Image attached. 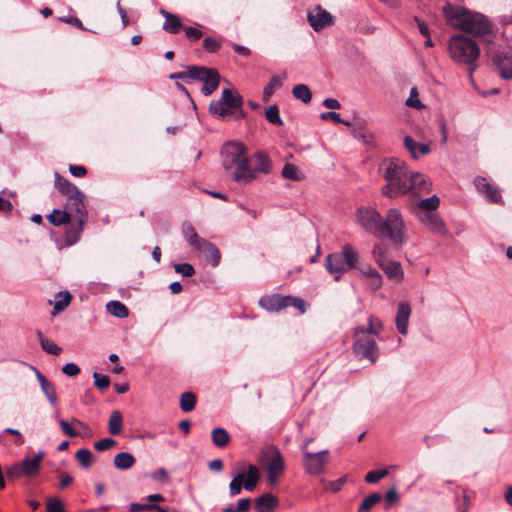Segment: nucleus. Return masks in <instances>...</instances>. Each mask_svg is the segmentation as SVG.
Wrapping results in <instances>:
<instances>
[{"label":"nucleus","mask_w":512,"mask_h":512,"mask_svg":"<svg viewBox=\"0 0 512 512\" xmlns=\"http://www.w3.org/2000/svg\"><path fill=\"white\" fill-rule=\"evenodd\" d=\"M380 169L382 170V167ZM383 170L387 184L383 186L382 194L389 198L407 193L422 196L431 191L430 179L419 172L409 171L405 162H388Z\"/></svg>","instance_id":"nucleus-1"},{"label":"nucleus","mask_w":512,"mask_h":512,"mask_svg":"<svg viewBox=\"0 0 512 512\" xmlns=\"http://www.w3.org/2000/svg\"><path fill=\"white\" fill-rule=\"evenodd\" d=\"M443 12L446 19L456 28L474 36L488 35L489 39L486 40L491 41V24L484 15L449 3L443 7Z\"/></svg>","instance_id":"nucleus-2"},{"label":"nucleus","mask_w":512,"mask_h":512,"mask_svg":"<svg viewBox=\"0 0 512 512\" xmlns=\"http://www.w3.org/2000/svg\"><path fill=\"white\" fill-rule=\"evenodd\" d=\"M448 52L455 63L467 66L470 77H472L480 56L478 44L464 35H453L448 40Z\"/></svg>","instance_id":"nucleus-3"},{"label":"nucleus","mask_w":512,"mask_h":512,"mask_svg":"<svg viewBox=\"0 0 512 512\" xmlns=\"http://www.w3.org/2000/svg\"><path fill=\"white\" fill-rule=\"evenodd\" d=\"M242 105L243 97L237 91L224 89L221 98L210 103L209 111L211 114L220 117L241 119L246 116L242 110Z\"/></svg>","instance_id":"nucleus-4"},{"label":"nucleus","mask_w":512,"mask_h":512,"mask_svg":"<svg viewBox=\"0 0 512 512\" xmlns=\"http://www.w3.org/2000/svg\"><path fill=\"white\" fill-rule=\"evenodd\" d=\"M182 233L186 241L194 249L206 255V259L212 264V266L215 267L219 264L221 256L217 247L206 239L199 237L190 223H184L182 225Z\"/></svg>","instance_id":"nucleus-5"},{"label":"nucleus","mask_w":512,"mask_h":512,"mask_svg":"<svg viewBox=\"0 0 512 512\" xmlns=\"http://www.w3.org/2000/svg\"><path fill=\"white\" fill-rule=\"evenodd\" d=\"M379 234L389 237L396 245L405 241V224L397 209L388 210L385 219H382Z\"/></svg>","instance_id":"nucleus-6"},{"label":"nucleus","mask_w":512,"mask_h":512,"mask_svg":"<svg viewBox=\"0 0 512 512\" xmlns=\"http://www.w3.org/2000/svg\"><path fill=\"white\" fill-rule=\"evenodd\" d=\"M270 162H226V171H231L236 181L248 182L256 177L258 172L268 173Z\"/></svg>","instance_id":"nucleus-7"},{"label":"nucleus","mask_w":512,"mask_h":512,"mask_svg":"<svg viewBox=\"0 0 512 512\" xmlns=\"http://www.w3.org/2000/svg\"><path fill=\"white\" fill-rule=\"evenodd\" d=\"M314 440L313 437L304 440L301 450L303 454V466L306 472L310 475L317 476L324 471L328 463V449L312 452L309 449V444Z\"/></svg>","instance_id":"nucleus-8"},{"label":"nucleus","mask_w":512,"mask_h":512,"mask_svg":"<svg viewBox=\"0 0 512 512\" xmlns=\"http://www.w3.org/2000/svg\"><path fill=\"white\" fill-rule=\"evenodd\" d=\"M353 351L360 359H368L371 363H375L379 351L372 335L364 328H356L354 332Z\"/></svg>","instance_id":"nucleus-9"},{"label":"nucleus","mask_w":512,"mask_h":512,"mask_svg":"<svg viewBox=\"0 0 512 512\" xmlns=\"http://www.w3.org/2000/svg\"><path fill=\"white\" fill-rule=\"evenodd\" d=\"M65 210L70 213V216L77 222L75 233L70 240V244L77 241L80 233L83 230L84 223L87 221L86 211V197L82 192H78L73 196L66 199Z\"/></svg>","instance_id":"nucleus-10"},{"label":"nucleus","mask_w":512,"mask_h":512,"mask_svg":"<svg viewBox=\"0 0 512 512\" xmlns=\"http://www.w3.org/2000/svg\"><path fill=\"white\" fill-rule=\"evenodd\" d=\"M259 470L255 465L247 466V473L244 469L236 473L230 482L229 490L232 496H236L241 492L242 487L248 491H253L259 481Z\"/></svg>","instance_id":"nucleus-11"},{"label":"nucleus","mask_w":512,"mask_h":512,"mask_svg":"<svg viewBox=\"0 0 512 512\" xmlns=\"http://www.w3.org/2000/svg\"><path fill=\"white\" fill-rule=\"evenodd\" d=\"M357 223L367 232L378 235L380 232L382 216L372 207H361L357 209L356 214Z\"/></svg>","instance_id":"nucleus-12"},{"label":"nucleus","mask_w":512,"mask_h":512,"mask_svg":"<svg viewBox=\"0 0 512 512\" xmlns=\"http://www.w3.org/2000/svg\"><path fill=\"white\" fill-rule=\"evenodd\" d=\"M264 454L268 458L266 470L268 474V480L274 484L278 477L282 474L285 468L284 458L275 446H269L265 449Z\"/></svg>","instance_id":"nucleus-13"},{"label":"nucleus","mask_w":512,"mask_h":512,"mask_svg":"<svg viewBox=\"0 0 512 512\" xmlns=\"http://www.w3.org/2000/svg\"><path fill=\"white\" fill-rule=\"evenodd\" d=\"M193 80H199L203 82L202 92L204 95H211L219 86L220 75L215 69L207 68L204 66H198L193 69Z\"/></svg>","instance_id":"nucleus-14"},{"label":"nucleus","mask_w":512,"mask_h":512,"mask_svg":"<svg viewBox=\"0 0 512 512\" xmlns=\"http://www.w3.org/2000/svg\"><path fill=\"white\" fill-rule=\"evenodd\" d=\"M307 20L316 32L334 24V16L320 5H316L313 9L308 11Z\"/></svg>","instance_id":"nucleus-15"},{"label":"nucleus","mask_w":512,"mask_h":512,"mask_svg":"<svg viewBox=\"0 0 512 512\" xmlns=\"http://www.w3.org/2000/svg\"><path fill=\"white\" fill-rule=\"evenodd\" d=\"M417 219L430 232L446 235L447 229L438 212H416Z\"/></svg>","instance_id":"nucleus-16"},{"label":"nucleus","mask_w":512,"mask_h":512,"mask_svg":"<svg viewBox=\"0 0 512 512\" xmlns=\"http://www.w3.org/2000/svg\"><path fill=\"white\" fill-rule=\"evenodd\" d=\"M324 265L335 281H339L342 275L349 270L344 262L343 256L338 252L328 254L325 258Z\"/></svg>","instance_id":"nucleus-17"},{"label":"nucleus","mask_w":512,"mask_h":512,"mask_svg":"<svg viewBox=\"0 0 512 512\" xmlns=\"http://www.w3.org/2000/svg\"><path fill=\"white\" fill-rule=\"evenodd\" d=\"M474 184L479 193H481L489 202L495 204H502V196L499 189L489 183L484 177H476Z\"/></svg>","instance_id":"nucleus-18"},{"label":"nucleus","mask_w":512,"mask_h":512,"mask_svg":"<svg viewBox=\"0 0 512 512\" xmlns=\"http://www.w3.org/2000/svg\"><path fill=\"white\" fill-rule=\"evenodd\" d=\"M361 278L371 291L379 290L383 285V277L378 270L370 264H364L358 268Z\"/></svg>","instance_id":"nucleus-19"},{"label":"nucleus","mask_w":512,"mask_h":512,"mask_svg":"<svg viewBox=\"0 0 512 512\" xmlns=\"http://www.w3.org/2000/svg\"><path fill=\"white\" fill-rule=\"evenodd\" d=\"M220 154L225 160H247L245 158L246 148L243 143L238 141L226 142L222 146Z\"/></svg>","instance_id":"nucleus-20"},{"label":"nucleus","mask_w":512,"mask_h":512,"mask_svg":"<svg viewBox=\"0 0 512 512\" xmlns=\"http://www.w3.org/2000/svg\"><path fill=\"white\" fill-rule=\"evenodd\" d=\"M259 305L270 312H278L287 308V296L279 294L266 295L260 298Z\"/></svg>","instance_id":"nucleus-21"},{"label":"nucleus","mask_w":512,"mask_h":512,"mask_svg":"<svg viewBox=\"0 0 512 512\" xmlns=\"http://www.w3.org/2000/svg\"><path fill=\"white\" fill-rule=\"evenodd\" d=\"M45 454L43 451H38V453L34 457L26 456L22 459L21 465L23 467L24 476L28 478L35 477L41 467V462L44 458Z\"/></svg>","instance_id":"nucleus-22"},{"label":"nucleus","mask_w":512,"mask_h":512,"mask_svg":"<svg viewBox=\"0 0 512 512\" xmlns=\"http://www.w3.org/2000/svg\"><path fill=\"white\" fill-rule=\"evenodd\" d=\"M492 62L503 79H512V54H495L492 57Z\"/></svg>","instance_id":"nucleus-23"},{"label":"nucleus","mask_w":512,"mask_h":512,"mask_svg":"<svg viewBox=\"0 0 512 512\" xmlns=\"http://www.w3.org/2000/svg\"><path fill=\"white\" fill-rule=\"evenodd\" d=\"M379 268L382 269L386 277L391 281L399 283L404 278V271L402 265L398 261L389 260L383 263L382 266H379Z\"/></svg>","instance_id":"nucleus-24"},{"label":"nucleus","mask_w":512,"mask_h":512,"mask_svg":"<svg viewBox=\"0 0 512 512\" xmlns=\"http://www.w3.org/2000/svg\"><path fill=\"white\" fill-rule=\"evenodd\" d=\"M411 314V308L407 302L398 304L397 315L395 319L397 330L405 335L407 333L408 322Z\"/></svg>","instance_id":"nucleus-25"},{"label":"nucleus","mask_w":512,"mask_h":512,"mask_svg":"<svg viewBox=\"0 0 512 512\" xmlns=\"http://www.w3.org/2000/svg\"><path fill=\"white\" fill-rule=\"evenodd\" d=\"M33 369L43 394L46 396L51 405H55L57 403V394L55 387L46 379V377L39 370H37L36 368Z\"/></svg>","instance_id":"nucleus-26"},{"label":"nucleus","mask_w":512,"mask_h":512,"mask_svg":"<svg viewBox=\"0 0 512 512\" xmlns=\"http://www.w3.org/2000/svg\"><path fill=\"white\" fill-rule=\"evenodd\" d=\"M160 13L165 18L162 28L166 32L177 34L183 28L181 19L177 15L163 9L160 10Z\"/></svg>","instance_id":"nucleus-27"},{"label":"nucleus","mask_w":512,"mask_h":512,"mask_svg":"<svg viewBox=\"0 0 512 512\" xmlns=\"http://www.w3.org/2000/svg\"><path fill=\"white\" fill-rule=\"evenodd\" d=\"M257 512H272L279 505L278 499L271 493H266L256 499Z\"/></svg>","instance_id":"nucleus-28"},{"label":"nucleus","mask_w":512,"mask_h":512,"mask_svg":"<svg viewBox=\"0 0 512 512\" xmlns=\"http://www.w3.org/2000/svg\"><path fill=\"white\" fill-rule=\"evenodd\" d=\"M405 148L411 153L413 158H417L419 156H426L430 147L427 144H418L411 136H406L404 138Z\"/></svg>","instance_id":"nucleus-29"},{"label":"nucleus","mask_w":512,"mask_h":512,"mask_svg":"<svg viewBox=\"0 0 512 512\" xmlns=\"http://www.w3.org/2000/svg\"><path fill=\"white\" fill-rule=\"evenodd\" d=\"M55 187L66 197V199L80 192L76 186L72 185L67 179L61 177L58 173L55 174Z\"/></svg>","instance_id":"nucleus-30"},{"label":"nucleus","mask_w":512,"mask_h":512,"mask_svg":"<svg viewBox=\"0 0 512 512\" xmlns=\"http://www.w3.org/2000/svg\"><path fill=\"white\" fill-rule=\"evenodd\" d=\"M341 256H343L344 262L349 269L359 268L357 266V262L359 260V254L357 250L349 244H346L342 247L341 252H338Z\"/></svg>","instance_id":"nucleus-31"},{"label":"nucleus","mask_w":512,"mask_h":512,"mask_svg":"<svg viewBox=\"0 0 512 512\" xmlns=\"http://www.w3.org/2000/svg\"><path fill=\"white\" fill-rule=\"evenodd\" d=\"M135 462V457L129 452H120L114 457V466L119 470L130 469Z\"/></svg>","instance_id":"nucleus-32"},{"label":"nucleus","mask_w":512,"mask_h":512,"mask_svg":"<svg viewBox=\"0 0 512 512\" xmlns=\"http://www.w3.org/2000/svg\"><path fill=\"white\" fill-rule=\"evenodd\" d=\"M123 429V417L120 411L115 410L110 414L108 430L112 435H119Z\"/></svg>","instance_id":"nucleus-33"},{"label":"nucleus","mask_w":512,"mask_h":512,"mask_svg":"<svg viewBox=\"0 0 512 512\" xmlns=\"http://www.w3.org/2000/svg\"><path fill=\"white\" fill-rule=\"evenodd\" d=\"M440 205V199L436 195L422 199L418 202L416 212H436Z\"/></svg>","instance_id":"nucleus-34"},{"label":"nucleus","mask_w":512,"mask_h":512,"mask_svg":"<svg viewBox=\"0 0 512 512\" xmlns=\"http://www.w3.org/2000/svg\"><path fill=\"white\" fill-rule=\"evenodd\" d=\"M71 294L67 291L59 292L55 295L52 315L62 312L71 302Z\"/></svg>","instance_id":"nucleus-35"},{"label":"nucleus","mask_w":512,"mask_h":512,"mask_svg":"<svg viewBox=\"0 0 512 512\" xmlns=\"http://www.w3.org/2000/svg\"><path fill=\"white\" fill-rule=\"evenodd\" d=\"M285 76L281 77L279 75H273L268 84L263 89V99L264 101H268L269 98L273 95L277 88H280L283 84Z\"/></svg>","instance_id":"nucleus-36"},{"label":"nucleus","mask_w":512,"mask_h":512,"mask_svg":"<svg viewBox=\"0 0 512 512\" xmlns=\"http://www.w3.org/2000/svg\"><path fill=\"white\" fill-rule=\"evenodd\" d=\"M73 219L66 210L54 209L48 216V221L55 226L69 223Z\"/></svg>","instance_id":"nucleus-37"},{"label":"nucleus","mask_w":512,"mask_h":512,"mask_svg":"<svg viewBox=\"0 0 512 512\" xmlns=\"http://www.w3.org/2000/svg\"><path fill=\"white\" fill-rule=\"evenodd\" d=\"M371 253L378 266H382L383 263L390 260L387 256L388 246L384 243L375 244Z\"/></svg>","instance_id":"nucleus-38"},{"label":"nucleus","mask_w":512,"mask_h":512,"mask_svg":"<svg viewBox=\"0 0 512 512\" xmlns=\"http://www.w3.org/2000/svg\"><path fill=\"white\" fill-rule=\"evenodd\" d=\"M282 175L284 178L299 181L305 177L303 171H301L295 164L291 162H287L282 170Z\"/></svg>","instance_id":"nucleus-39"},{"label":"nucleus","mask_w":512,"mask_h":512,"mask_svg":"<svg viewBox=\"0 0 512 512\" xmlns=\"http://www.w3.org/2000/svg\"><path fill=\"white\" fill-rule=\"evenodd\" d=\"M211 437L214 445L219 448L225 447L230 442V436L224 428H214Z\"/></svg>","instance_id":"nucleus-40"},{"label":"nucleus","mask_w":512,"mask_h":512,"mask_svg":"<svg viewBox=\"0 0 512 512\" xmlns=\"http://www.w3.org/2000/svg\"><path fill=\"white\" fill-rule=\"evenodd\" d=\"M106 308L111 315L118 318H126L129 315L128 308L120 301H110L107 303Z\"/></svg>","instance_id":"nucleus-41"},{"label":"nucleus","mask_w":512,"mask_h":512,"mask_svg":"<svg viewBox=\"0 0 512 512\" xmlns=\"http://www.w3.org/2000/svg\"><path fill=\"white\" fill-rule=\"evenodd\" d=\"M292 94L296 99L301 100L305 104L309 103L312 99V93L309 87L305 84H298L294 86Z\"/></svg>","instance_id":"nucleus-42"},{"label":"nucleus","mask_w":512,"mask_h":512,"mask_svg":"<svg viewBox=\"0 0 512 512\" xmlns=\"http://www.w3.org/2000/svg\"><path fill=\"white\" fill-rule=\"evenodd\" d=\"M41 347L44 351L51 355H59L62 352V348L59 347L56 343L53 341L45 338L42 333L39 331L37 333Z\"/></svg>","instance_id":"nucleus-43"},{"label":"nucleus","mask_w":512,"mask_h":512,"mask_svg":"<svg viewBox=\"0 0 512 512\" xmlns=\"http://www.w3.org/2000/svg\"><path fill=\"white\" fill-rule=\"evenodd\" d=\"M196 396L192 392H185L180 397V407L184 412H191L195 408Z\"/></svg>","instance_id":"nucleus-44"},{"label":"nucleus","mask_w":512,"mask_h":512,"mask_svg":"<svg viewBox=\"0 0 512 512\" xmlns=\"http://www.w3.org/2000/svg\"><path fill=\"white\" fill-rule=\"evenodd\" d=\"M265 117L268 122H270L273 125L281 126L283 124L282 119L279 114V108L277 105H270L265 110Z\"/></svg>","instance_id":"nucleus-45"},{"label":"nucleus","mask_w":512,"mask_h":512,"mask_svg":"<svg viewBox=\"0 0 512 512\" xmlns=\"http://www.w3.org/2000/svg\"><path fill=\"white\" fill-rule=\"evenodd\" d=\"M55 418L58 420L59 425L65 435L68 437H76L80 435V431L75 430L69 422L63 419H59V413L56 411Z\"/></svg>","instance_id":"nucleus-46"},{"label":"nucleus","mask_w":512,"mask_h":512,"mask_svg":"<svg viewBox=\"0 0 512 512\" xmlns=\"http://www.w3.org/2000/svg\"><path fill=\"white\" fill-rule=\"evenodd\" d=\"M381 495L377 493L367 496L360 505L359 512H365L372 508L376 503L381 500Z\"/></svg>","instance_id":"nucleus-47"},{"label":"nucleus","mask_w":512,"mask_h":512,"mask_svg":"<svg viewBox=\"0 0 512 512\" xmlns=\"http://www.w3.org/2000/svg\"><path fill=\"white\" fill-rule=\"evenodd\" d=\"M387 475H388L387 469L372 470L366 474L365 481L369 484H375L382 478L386 477Z\"/></svg>","instance_id":"nucleus-48"},{"label":"nucleus","mask_w":512,"mask_h":512,"mask_svg":"<svg viewBox=\"0 0 512 512\" xmlns=\"http://www.w3.org/2000/svg\"><path fill=\"white\" fill-rule=\"evenodd\" d=\"M76 458L85 468L89 467L92 463V453L88 449H79L76 452Z\"/></svg>","instance_id":"nucleus-49"},{"label":"nucleus","mask_w":512,"mask_h":512,"mask_svg":"<svg viewBox=\"0 0 512 512\" xmlns=\"http://www.w3.org/2000/svg\"><path fill=\"white\" fill-rule=\"evenodd\" d=\"M406 105L411 108L421 109L423 108V104L421 103L418 95V91L416 87H413L410 90V95L406 100Z\"/></svg>","instance_id":"nucleus-50"},{"label":"nucleus","mask_w":512,"mask_h":512,"mask_svg":"<svg viewBox=\"0 0 512 512\" xmlns=\"http://www.w3.org/2000/svg\"><path fill=\"white\" fill-rule=\"evenodd\" d=\"M6 475L11 479H18L24 476L23 467L21 462L15 463L9 467H6Z\"/></svg>","instance_id":"nucleus-51"},{"label":"nucleus","mask_w":512,"mask_h":512,"mask_svg":"<svg viewBox=\"0 0 512 512\" xmlns=\"http://www.w3.org/2000/svg\"><path fill=\"white\" fill-rule=\"evenodd\" d=\"M353 136L369 147L374 145V135L371 132L355 130Z\"/></svg>","instance_id":"nucleus-52"},{"label":"nucleus","mask_w":512,"mask_h":512,"mask_svg":"<svg viewBox=\"0 0 512 512\" xmlns=\"http://www.w3.org/2000/svg\"><path fill=\"white\" fill-rule=\"evenodd\" d=\"M203 48L210 53L217 52L221 47V41L212 37H206L203 40Z\"/></svg>","instance_id":"nucleus-53"},{"label":"nucleus","mask_w":512,"mask_h":512,"mask_svg":"<svg viewBox=\"0 0 512 512\" xmlns=\"http://www.w3.org/2000/svg\"><path fill=\"white\" fill-rule=\"evenodd\" d=\"M194 68H198V66H188L186 71L174 72V73L170 74L169 78L170 79H181L184 81H187L188 79H193L192 75L196 73L193 71Z\"/></svg>","instance_id":"nucleus-54"},{"label":"nucleus","mask_w":512,"mask_h":512,"mask_svg":"<svg viewBox=\"0 0 512 512\" xmlns=\"http://www.w3.org/2000/svg\"><path fill=\"white\" fill-rule=\"evenodd\" d=\"M94 378V384L95 386L100 390H105L110 385V379L106 375H102L100 373L94 372L93 373Z\"/></svg>","instance_id":"nucleus-55"},{"label":"nucleus","mask_w":512,"mask_h":512,"mask_svg":"<svg viewBox=\"0 0 512 512\" xmlns=\"http://www.w3.org/2000/svg\"><path fill=\"white\" fill-rule=\"evenodd\" d=\"M174 269L177 273L181 274L184 277H190L195 273L194 267L189 263L175 264Z\"/></svg>","instance_id":"nucleus-56"},{"label":"nucleus","mask_w":512,"mask_h":512,"mask_svg":"<svg viewBox=\"0 0 512 512\" xmlns=\"http://www.w3.org/2000/svg\"><path fill=\"white\" fill-rule=\"evenodd\" d=\"M160 506L153 503L148 504H139V503H131L130 504V512H140V511H152L155 510L158 512Z\"/></svg>","instance_id":"nucleus-57"},{"label":"nucleus","mask_w":512,"mask_h":512,"mask_svg":"<svg viewBox=\"0 0 512 512\" xmlns=\"http://www.w3.org/2000/svg\"><path fill=\"white\" fill-rule=\"evenodd\" d=\"M295 307L297 310H299L300 313H305L306 311V305L305 302L298 297L294 296H287V307Z\"/></svg>","instance_id":"nucleus-58"},{"label":"nucleus","mask_w":512,"mask_h":512,"mask_svg":"<svg viewBox=\"0 0 512 512\" xmlns=\"http://www.w3.org/2000/svg\"><path fill=\"white\" fill-rule=\"evenodd\" d=\"M320 118L322 120H331L335 123H341L346 126H350V122L341 119L340 114H338L334 111L323 112V113H321Z\"/></svg>","instance_id":"nucleus-59"},{"label":"nucleus","mask_w":512,"mask_h":512,"mask_svg":"<svg viewBox=\"0 0 512 512\" xmlns=\"http://www.w3.org/2000/svg\"><path fill=\"white\" fill-rule=\"evenodd\" d=\"M116 445V441L112 438H104L94 443L97 451H106Z\"/></svg>","instance_id":"nucleus-60"},{"label":"nucleus","mask_w":512,"mask_h":512,"mask_svg":"<svg viewBox=\"0 0 512 512\" xmlns=\"http://www.w3.org/2000/svg\"><path fill=\"white\" fill-rule=\"evenodd\" d=\"M71 424H73L74 426L79 427L82 430V432H80V435H82L84 437H92L93 436L92 429L86 423H84L83 421H81V420H79L77 418H72L71 419Z\"/></svg>","instance_id":"nucleus-61"},{"label":"nucleus","mask_w":512,"mask_h":512,"mask_svg":"<svg viewBox=\"0 0 512 512\" xmlns=\"http://www.w3.org/2000/svg\"><path fill=\"white\" fill-rule=\"evenodd\" d=\"M382 327H383L382 323L379 319L370 317L368 327L364 328V329L370 335H372V334L377 335L382 330Z\"/></svg>","instance_id":"nucleus-62"},{"label":"nucleus","mask_w":512,"mask_h":512,"mask_svg":"<svg viewBox=\"0 0 512 512\" xmlns=\"http://www.w3.org/2000/svg\"><path fill=\"white\" fill-rule=\"evenodd\" d=\"M184 31L186 37L193 42L199 40L203 35L202 31L195 27H185Z\"/></svg>","instance_id":"nucleus-63"},{"label":"nucleus","mask_w":512,"mask_h":512,"mask_svg":"<svg viewBox=\"0 0 512 512\" xmlns=\"http://www.w3.org/2000/svg\"><path fill=\"white\" fill-rule=\"evenodd\" d=\"M47 511L48 512H64L62 503L59 499L54 498L50 499L47 503Z\"/></svg>","instance_id":"nucleus-64"}]
</instances>
